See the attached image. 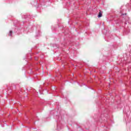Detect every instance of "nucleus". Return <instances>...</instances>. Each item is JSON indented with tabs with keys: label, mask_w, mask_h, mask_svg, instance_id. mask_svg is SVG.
Segmentation results:
<instances>
[{
	"label": "nucleus",
	"mask_w": 131,
	"mask_h": 131,
	"mask_svg": "<svg viewBox=\"0 0 131 131\" xmlns=\"http://www.w3.org/2000/svg\"><path fill=\"white\" fill-rule=\"evenodd\" d=\"M102 12L100 11L99 13V18H101V17H102Z\"/></svg>",
	"instance_id": "1"
},
{
	"label": "nucleus",
	"mask_w": 131,
	"mask_h": 131,
	"mask_svg": "<svg viewBox=\"0 0 131 131\" xmlns=\"http://www.w3.org/2000/svg\"><path fill=\"white\" fill-rule=\"evenodd\" d=\"M9 36H11V35H12V31H10V33H9Z\"/></svg>",
	"instance_id": "2"
},
{
	"label": "nucleus",
	"mask_w": 131,
	"mask_h": 131,
	"mask_svg": "<svg viewBox=\"0 0 131 131\" xmlns=\"http://www.w3.org/2000/svg\"><path fill=\"white\" fill-rule=\"evenodd\" d=\"M98 17H99V14H98Z\"/></svg>",
	"instance_id": "3"
}]
</instances>
